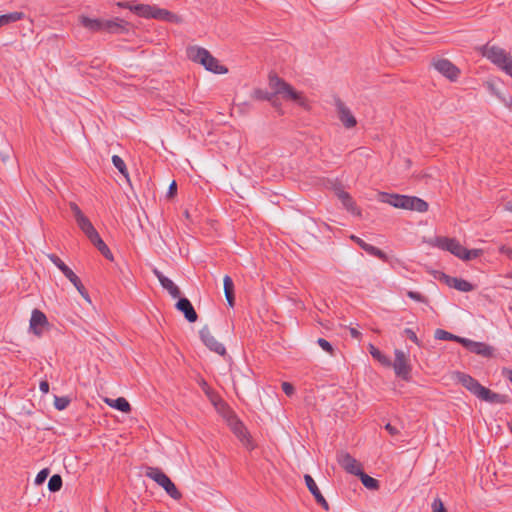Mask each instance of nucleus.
<instances>
[{"label":"nucleus","mask_w":512,"mask_h":512,"mask_svg":"<svg viewBox=\"0 0 512 512\" xmlns=\"http://www.w3.org/2000/svg\"><path fill=\"white\" fill-rule=\"evenodd\" d=\"M317 343L318 345L324 350L326 351L327 353H329L330 355H333L334 354V348L333 346L331 345L330 342H328L327 340H325L324 338H319L317 340Z\"/></svg>","instance_id":"a19ab883"},{"label":"nucleus","mask_w":512,"mask_h":512,"mask_svg":"<svg viewBox=\"0 0 512 512\" xmlns=\"http://www.w3.org/2000/svg\"><path fill=\"white\" fill-rule=\"evenodd\" d=\"M39 388L42 393L46 394L49 392V383L47 381H41Z\"/></svg>","instance_id":"8fccbe9b"},{"label":"nucleus","mask_w":512,"mask_h":512,"mask_svg":"<svg viewBox=\"0 0 512 512\" xmlns=\"http://www.w3.org/2000/svg\"><path fill=\"white\" fill-rule=\"evenodd\" d=\"M112 163L113 165L115 166V168L126 178V180L129 182L130 179H129V173H128V169L126 167V164L124 162V160L118 156V155H113L112 156Z\"/></svg>","instance_id":"7c9ffc66"},{"label":"nucleus","mask_w":512,"mask_h":512,"mask_svg":"<svg viewBox=\"0 0 512 512\" xmlns=\"http://www.w3.org/2000/svg\"><path fill=\"white\" fill-rule=\"evenodd\" d=\"M177 192V184L175 181H173L170 185H169V189H168V196L172 197L173 195H175Z\"/></svg>","instance_id":"09e8293b"},{"label":"nucleus","mask_w":512,"mask_h":512,"mask_svg":"<svg viewBox=\"0 0 512 512\" xmlns=\"http://www.w3.org/2000/svg\"><path fill=\"white\" fill-rule=\"evenodd\" d=\"M481 254H482V250H480V249L468 250L464 247V253L462 254L460 259L472 260V259L479 257Z\"/></svg>","instance_id":"e433bc0d"},{"label":"nucleus","mask_w":512,"mask_h":512,"mask_svg":"<svg viewBox=\"0 0 512 512\" xmlns=\"http://www.w3.org/2000/svg\"><path fill=\"white\" fill-rule=\"evenodd\" d=\"M335 107L337 110L339 120L347 129L356 126V118L353 116L350 109L345 105V103L340 98L335 99Z\"/></svg>","instance_id":"ddd939ff"},{"label":"nucleus","mask_w":512,"mask_h":512,"mask_svg":"<svg viewBox=\"0 0 512 512\" xmlns=\"http://www.w3.org/2000/svg\"><path fill=\"white\" fill-rule=\"evenodd\" d=\"M49 323L46 315L39 309H34L30 319V330L37 336L42 335Z\"/></svg>","instance_id":"2eb2a0df"},{"label":"nucleus","mask_w":512,"mask_h":512,"mask_svg":"<svg viewBox=\"0 0 512 512\" xmlns=\"http://www.w3.org/2000/svg\"><path fill=\"white\" fill-rule=\"evenodd\" d=\"M269 86L273 92H268L262 89H255L253 91L252 97L256 100H266L269 102L270 100H273V96L279 95L283 99L292 100L301 106H304L306 103V99L302 93L294 90V88L289 83H287L275 73L269 74Z\"/></svg>","instance_id":"f257e3e1"},{"label":"nucleus","mask_w":512,"mask_h":512,"mask_svg":"<svg viewBox=\"0 0 512 512\" xmlns=\"http://www.w3.org/2000/svg\"><path fill=\"white\" fill-rule=\"evenodd\" d=\"M79 228L83 231V233L87 236V238L93 243L97 238H99V233L96 231L91 221L85 216L77 222Z\"/></svg>","instance_id":"b1692460"},{"label":"nucleus","mask_w":512,"mask_h":512,"mask_svg":"<svg viewBox=\"0 0 512 512\" xmlns=\"http://www.w3.org/2000/svg\"><path fill=\"white\" fill-rule=\"evenodd\" d=\"M502 375L507 378L512 383V370L508 368H504L502 370Z\"/></svg>","instance_id":"864d4df0"},{"label":"nucleus","mask_w":512,"mask_h":512,"mask_svg":"<svg viewBox=\"0 0 512 512\" xmlns=\"http://www.w3.org/2000/svg\"><path fill=\"white\" fill-rule=\"evenodd\" d=\"M381 201L388 203L395 208L417 211L420 213L426 212L429 208V205L425 200L416 196L381 193Z\"/></svg>","instance_id":"7ed1b4c3"},{"label":"nucleus","mask_w":512,"mask_h":512,"mask_svg":"<svg viewBox=\"0 0 512 512\" xmlns=\"http://www.w3.org/2000/svg\"><path fill=\"white\" fill-rule=\"evenodd\" d=\"M407 296L414 301L428 304V299L419 292L408 291Z\"/></svg>","instance_id":"ea45409f"},{"label":"nucleus","mask_w":512,"mask_h":512,"mask_svg":"<svg viewBox=\"0 0 512 512\" xmlns=\"http://www.w3.org/2000/svg\"><path fill=\"white\" fill-rule=\"evenodd\" d=\"M282 390L287 396H292L294 394V386L289 382L282 383Z\"/></svg>","instance_id":"49530a36"},{"label":"nucleus","mask_w":512,"mask_h":512,"mask_svg":"<svg viewBox=\"0 0 512 512\" xmlns=\"http://www.w3.org/2000/svg\"><path fill=\"white\" fill-rule=\"evenodd\" d=\"M359 476L362 484L370 490H377L379 488V481L366 473L363 472V470L357 475Z\"/></svg>","instance_id":"c85d7f7f"},{"label":"nucleus","mask_w":512,"mask_h":512,"mask_svg":"<svg viewBox=\"0 0 512 512\" xmlns=\"http://www.w3.org/2000/svg\"><path fill=\"white\" fill-rule=\"evenodd\" d=\"M434 68L450 81H456L460 70L448 59H439L433 63Z\"/></svg>","instance_id":"f8f14e48"},{"label":"nucleus","mask_w":512,"mask_h":512,"mask_svg":"<svg viewBox=\"0 0 512 512\" xmlns=\"http://www.w3.org/2000/svg\"><path fill=\"white\" fill-rule=\"evenodd\" d=\"M385 429H386V431H387L391 436H395V435H397V434L399 433V430H398L395 426L391 425L390 423H387V424L385 425Z\"/></svg>","instance_id":"de8ad7c7"},{"label":"nucleus","mask_w":512,"mask_h":512,"mask_svg":"<svg viewBox=\"0 0 512 512\" xmlns=\"http://www.w3.org/2000/svg\"><path fill=\"white\" fill-rule=\"evenodd\" d=\"M502 375L507 378L512 383V370L508 368H504L502 370Z\"/></svg>","instance_id":"3c124183"},{"label":"nucleus","mask_w":512,"mask_h":512,"mask_svg":"<svg viewBox=\"0 0 512 512\" xmlns=\"http://www.w3.org/2000/svg\"><path fill=\"white\" fill-rule=\"evenodd\" d=\"M98 250L99 252L108 260H113V255L110 251V249L108 248V246L104 243V241L101 239V237L97 238L93 243H92Z\"/></svg>","instance_id":"72a5a7b5"},{"label":"nucleus","mask_w":512,"mask_h":512,"mask_svg":"<svg viewBox=\"0 0 512 512\" xmlns=\"http://www.w3.org/2000/svg\"><path fill=\"white\" fill-rule=\"evenodd\" d=\"M351 240H353L361 249H363L366 253H368L371 256L377 257L380 260L387 262L388 256L385 252L380 250L379 248L366 243L364 240H362L360 237L351 235Z\"/></svg>","instance_id":"412c9836"},{"label":"nucleus","mask_w":512,"mask_h":512,"mask_svg":"<svg viewBox=\"0 0 512 512\" xmlns=\"http://www.w3.org/2000/svg\"><path fill=\"white\" fill-rule=\"evenodd\" d=\"M500 251H501L502 253H506V254H508V255H512V250H511L510 248L506 247V246H502V247L500 248Z\"/></svg>","instance_id":"13d9d810"},{"label":"nucleus","mask_w":512,"mask_h":512,"mask_svg":"<svg viewBox=\"0 0 512 512\" xmlns=\"http://www.w3.org/2000/svg\"><path fill=\"white\" fill-rule=\"evenodd\" d=\"M69 403H70V399L69 398L55 396L54 406H55V408L57 410H60V411L64 410L65 408H67Z\"/></svg>","instance_id":"4c0bfd02"},{"label":"nucleus","mask_w":512,"mask_h":512,"mask_svg":"<svg viewBox=\"0 0 512 512\" xmlns=\"http://www.w3.org/2000/svg\"><path fill=\"white\" fill-rule=\"evenodd\" d=\"M404 334L411 340L413 341L415 344H417L418 346H420V341L417 337V335L415 334V332L410 329V328H406L404 330Z\"/></svg>","instance_id":"a18cd8bd"},{"label":"nucleus","mask_w":512,"mask_h":512,"mask_svg":"<svg viewBox=\"0 0 512 512\" xmlns=\"http://www.w3.org/2000/svg\"><path fill=\"white\" fill-rule=\"evenodd\" d=\"M48 475H49V470L48 469H42L36 475L35 484H37V485L43 484L45 482V480L47 479Z\"/></svg>","instance_id":"c03bdc74"},{"label":"nucleus","mask_w":512,"mask_h":512,"mask_svg":"<svg viewBox=\"0 0 512 512\" xmlns=\"http://www.w3.org/2000/svg\"><path fill=\"white\" fill-rule=\"evenodd\" d=\"M431 507H432L433 512H447V510L444 507V504L440 498L434 499Z\"/></svg>","instance_id":"37998d69"},{"label":"nucleus","mask_w":512,"mask_h":512,"mask_svg":"<svg viewBox=\"0 0 512 512\" xmlns=\"http://www.w3.org/2000/svg\"><path fill=\"white\" fill-rule=\"evenodd\" d=\"M338 197L341 200L343 206L352 214L360 215V210L356 206L352 197L345 191H341L338 193Z\"/></svg>","instance_id":"bb28decb"},{"label":"nucleus","mask_w":512,"mask_h":512,"mask_svg":"<svg viewBox=\"0 0 512 512\" xmlns=\"http://www.w3.org/2000/svg\"><path fill=\"white\" fill-rule=\"evenodd\" d=\"M395 374L403 380H409L411 366L408 362L407 355L399 349L395 350V360L393 363Z\"/></svg>","instance_id":"1a4fd4ad"},{"label":"nucleus","mask_w":512,"mask_h":512,"mask_svg":"<svg viewBox=\"0 0 512 512\" xmlns=\"http://www.w3.org/2000/svg\"><path fill=\"white\" fill-rule=\"evenodd\" d=\"M461 345L470 352L486 358H490L494 355V348L484 342H477L468 338H464V340L461 341Z\"/></svg>","instance_id":"9b49d317"},{"label":"nucleus","mask_w":512,"mask_h":512,"mask_svg":"<svg viewBox=\"0 0 512 512\" xmlns=\"http://www.w3.org/2000/svg\"><path fill=\"white\" fill-rule=\"evenodd\" d=\"M479 399L490 404H506L510 402V399L507 395L493 392L486 387L482 391Z\"/></svg>","instance_id":"5701e85b"},{"label":"nucleus","mask_w":512,"mask_h":512,"mask_svg":"<svg viewBox=\"0 0 512 512\" xmlns=\"http://www.w3.org/2000/svg\"><path fill=\"white\" fill-rule=\"evenodd\" d=\"M269 102L272 104L273 107L280 109L281 103L276 96H273V100H270Z\"/></svg>","instance_id":"6e6d98bb"},{"label":"nucleus","mask_w":512,"mask_h":512,"mask_svg":"<svg viewBox=\"0 0 512 512\" xmlns=\"http://www.w3.org/2000/svg\"><path fill=\"white\" fill-rule=\"evenodd\" d=\"M145 475L162 487L172 499L180 500L182 498V494L176 485L160 468L147 467Z\"/></svg>","instance_id":"423d86ee"},{"label":"nucleus","mask_w":512,"mask_h":512,"mask_svg":"<svg viewBox=\"0 0 512 512\" xmlns=\"http://www.w3.org/2000/svg\"><path fill=\"white\" fill-rule=\"evenodd\" d=\"M187 56L193 62L203 65L206 70L213 73L225 74L228 72V69L219 64V61L205 48L190 46L187 48Z\"/></svg>","instance_id":"20e7f679"},{"label":"nucleus","mask_w":512,"mask_h":512,"mask_svg":"<svg viewBox=\"0 0 512 512\" xmlns=\"http://www.w3.org/2000/svg\"><path fill=\"white\" fill-rule=\"evenodd\" d=\"M156 13H157L156 16H158L157 19H159V20H165V21L171 22V23L180 22V19L176 14H174L166 9L160 8V11H157Z\"/></svg>","instance_id":"f704fd0d"},{"label":"nucleus","mask_w":512,"mask_h":512,"mask_svg":"<svg viewBox=\"0 0 512 512\" xmlns=\"http://www.w3.org/2000/svg\"><path fill=\"white\" fill-rule=\"evenodd\" d=\"M502 375L507 378L512 383V370L508 368H504L502 370Z\"/></svg>","instance_id":"603ef678"},{"label":"nucleus","mask_w":512,"mask_h":512,"mask_svg":"<svg viewBox=\"0 0 512 512\" xmlns=\"http://www.w3.org/2000/svg\"><path fill=\"white\" fill-rule=\"evenodd\" d=\"M225 297H226V300H227L229 306L233 307L234 304H235V295H234V293L227 294V295H225Z\"/></svg>","instance_id":"5fc2aeb1"},{"label":"nucleus","mask_w":512,"mask_h":512,"mask_svg":"<svg viewBox=\"0 0 512 512\" xmlns=\"http://www.w3.org/2000/svg\"><path fill=\"white\" fill-rule=\"evenodd\" d=\"M185 217L188 219L189 218V212L188 211H185L184 213Z\"/></svg>","instance_id":"052dcab7"},{"label":"nucleus","mask_w":512,"mask_h":512,"mask_svg":"<svg viewBox=\"0 0 512 512\" xmlns=\"http://www.w3.org/2000/svg\"><path fill=\"white\" fill-rule=\"evenodd\" d=\"M105 403L124 413H129L131 411V405L124 397H118L116 399L106 398Z\"/></svg>","instance_id":"a878e982"},{"label":"nucleus","mask_w":512,"mask_h":512,"mask_svg":"<svg viewBox=\"0 0 512 512\" xmlns=\"http://www.w3.org/2000/svg\"><path fill=\"white\" fill-rule=\"evenodd\" d=\"M337 460L339 465L350 474L357 476L362 471L361 464L347 452L338 453Z\"/></svg>","instance_id":"4468645a"},{"label":"nucleus","mask_w":512,"mask_h":512,"mask_svg":"<svg viewBox=\"0 0 512 512\" xmlns=\"http://www.w3.org/2000/svg\"><path fill=\"white\" fill-rule=\"evenodd\" d=\"M199 385L200 387L202 388V390L204 391L205 395L208 397V399L210 400V402L215 406V407H218V405H221V406H224L225 403L223 402V400L221 399V397L213 390L209 387L208 383L202 379L200 382H199Z\"/></svg>","instance_id":"393cba45"},{"label":"nucleus","mask_w":512,"mask_h":512,"mask_svg":"<svg viewBox=\"0 0 512 512\" xmlns=\"http://www.w3.org/2000/svg\"><path fill=\"white\" fill-rule=\"evenodd\" d=\"M80 23L92 32L107 31L109 33H123L127 30V22L118 18L115 20H101L82 16Z\"/></svg>","instance_id":"39448f33"},{"label":"nucleus","mask_w":512,"mask_h":512,"mask_svg":"<svg viewBox=\"0 0 512 512\" xmlns=\"http://www.w3.org/2000/svg\"><path fill=\"white\" fill-rule=\"evenodd\" d=\"M8 158H9L8 156H3L2 160L5 162Z\"/></svg>","instance_id":"680f3d73"},{"label":"nucleus","mask_w":512,"mask_h":512,"mask_svg":"<svg viewBox=\"0 0 512 512\" xmlns=\"http://www.w3.org/2000/svg\"><path fill=\"white\" fill-rule=\"evenodd\" d=\"M24 14L22 12H12L4 15H0V27L5 26L9 23L16 22L22 19Z\"/></svg>","instance_id":"473e14b6"},{"label":"nucleus","mask_w":512,"mask_h":512,"mask_svg":"<svg viewBox=\"0 0 512 512\" xmlns=\"http://www.w3.org/2000/svg\"><path fill=\"white\" fill-rule=\"evenodd\" d=\"M119 6L129 8L131 11H134L138 16L145 17V18H153L157 19V11H160V8L152 5H146V4H137V5H130L128 2L125 3H119Z\"/></svg>","instance_id":"dca6fc26"},{"label":"nucleus","mask_w":512,"mask_h":512,"mask_svg":"<svg viewBox=\"0 0 512 512\" xmlns=\"http://www.w3.org/2000/svg\"><path fill=\"white\" fill-rule=\"evenodd\" d=\"M47 257L74 285L81 296L90 303L91 299L89 294L84 285L81 283L79 277L56 254H48Z\"/></svg>","instance_id":"0eeeda50"},{"label":"nucleus","mask_w":512,"mask_h":512,"mask_svg":"<svg viewBox=\"0 0 512 512\" xmlns=\"http://www.w3.org/2000/svg\"><path fill=\"white\" fill-rule=\"evenodd\" d=\"M454 379L478 399L485 388L475 378L464 372H454Z\"/></svg>","instance_id":"6e6552de"},{"label":"nucleus","mask_w":512,"mask_h":512,"mask_svg":"<svg viewBox=\"0 0 512 512\" xmlns=\"http://www.w3.org/2000/svg\"><path fill=\"white\" fill-rule=\"evenodd\" d=\"M199 334L202 342L208 349L221 356H224L226 354V349L224 345L215 339L208 326H204L199 331Z\"/></svg>","instance_id":"9d476101"},{"label":"nucleus","mask_w":512,"mask_h":512,"mask_svg":"<svg viewBox=\"0 0 512 512\" xmlns=\"http://www.w3.org/2000/svg\"><path fill=\"white\" fill-rule=\"evenodd\" d=\"M230 426H231L233 432L235 433V435H237V437H239L242 441L244 440V438H246L247 430H246L245 426L243 425V423L241 421H239L236 417H233L230 420Z\"/></svg>","instance_id":"cd10ccee"},{"label":"nucleus","mask_w":512,"mask_h":512,"mask_svg":"<svg viewBox=\"0 0 512 512\" xmlns=\"http://www.w3.org/2000/svg\"><path fill=\"white\" fill-rule=\"evenodd\" d=\"M435 338L438 340H445V341H455L461 344V341L464 340L463 337L454 335L446 330L443 329H437L435 331Z\"/></svg>","instance_id":"c756f323"},{"label":"nucleus","mask_w":512,"mask_h":512,"mask_svg":"<svg viewBox=\"0 0 512 512\" xmlns=\"http://www.w3.org/2000/svg\"><path fill=\"white\" fill-rule=\"evenodd\" d=\"M176 309L183 313L185 319L190 322L194 323L198 319V314L196 313L192 303L188 298H181L179 297V300L177 301L175 305Z\"/></svg>","instance_id":"aec40b11"},{"label":"nucleus","mask_w":512,"mask_h":512,"mask_svg":"<svg viewBox=\"0 0 512 512\" xmlns=\"http://www.w3.org/2000/svg\"><path fill=\"white\" fill-rule=\"evenodd\" d=\"M69 206L74 215L76 222H78L80 219L85 217V215L82 213L81 209L79 208V206L76 203L71 202L69 204Z\"/></svg>","instance_id":"79ce46f5"},{"label":"nucleus","mask_w":512,"mask_h":512,"mask_svg":"<svg viewBox=\"0 0 512 512\" xmlns=\"http://www.w3.org/2000/svg\"><path fill=\"white\" fill-rule=\"evenodd\" d=\"M476 49L483 57L512 77V55L505 49L491 45L490 42Z\"/></svg>","instance_id":"f03ea898"},{"label":"nucleus","mask_w":512,"mask_h":512,"mask_svg":"<svg viewBox=\"0 0 512 512\" xmlns=\"http://www.w3.org/2000/svg\"><path fill=\"white\" fill-rule=\"evenodd\" d=\"M505 207H506V210L512 212V202H507Z\"/></svg>","instance_id":"bf43d9fd"},{"label":"nucleus","mask_w":512,"mask_h":512,"mask_svg":"<svg viewBox=\"0 0 512 512\" xmlns=\"http://www.w3.org/2000/svg\"><path fill=\"white\" fill-rule=\"evenodd\" d=\"M153 274L157 277L159 280L161 286L168 291V293L173 298H179L181 295L180 289L177 285L174 284V282L166 277L162 272H160L157 268L153 269Z\"/></svg>","instance_id":"4be33fe9"},{"label":"nucleus","mask_w":512,"mask_h":512,"mask_svg":"<svg viewBox=\"0 0 512 512\" xmlns=\"http://www.w3.org/2000/svg\"><path fill=\"white\" fill-rule=\"evenodd\" d=\"M223 283L225 295L234 293V283L230 276L226 275L223 279Z\"/></svg>","instance_id":"58836bf2"},{"label":"nucleus","mask_w":512,"mask_h":512,"mask_svg":"<svg viewBox=\"0 0 512 512\" xmlns=\"http://www.w3.org/2000/svg\"><path fill=\"white\" fill-rule=\"evenodd\" d=\"M350 334L353 338H359L361 335V333L355 328H350Z\"/></svg>","instance_id":"4d7b16f0"},{"label":"nucleus","mask_w":512,"mask_h":512,"mask_svg":"<svg viewBox=\"0 0 512 512\" xmlns=\"http://www.w3.org/2000/svg\"><path fill=\"white\" fill-rule=\"evenodd\" d=\"M440 280H442L447 286L458 291L470 292L474 289V286L470 282L461 278L451 277L444 273H442Z\"/></svg>","instance_id":"6ab92c4d"},{"label":"nucleus","mask_w":512,"mask_h":512,"mask_svg":"<svg viewBox=\"0 0 512 512\" xmlns=\"http://www.w3.org/2000/svg\"><path fill=\"white\" fill-rule=\"evenodd\" d=\"M369 352L370 354L372 355V357L374 359H376L377 361H379L381 364L385 365V366H390L391 365V361L390 359L385 356L379 349H377L374 345L370 344L369 345Z\"/></svg>","instance_id":"2f4dec72"},{"label":"nucleus","mask_w":512,"mask_h":512,"mask_svg":"<svg viewBox=\"0 0 512 512\" xmlns=\"http://www.w3.org/2000/svg\"><path fill=\"white\" fill-rule=\"evenodd\" d=\"M437 243L439 248L449 251L458 258H461L464 253V247L456 239L440 237L437 239Z\"/></svg>","instance_id":"f3484780"},{"label":"nucleus","mask_w":512,"mask_h":512,"mask_svg":"<svg viewBox=\"0 0 512 512\" xmlns=\"http://www.w3.org/2000/svg\"><path fill=\"white\" fill-rule=\"evenodd\" d=\"M62 477L59 474H54L51 476L48 482V489L51 492H57L62 487Z\"/></svg>","instance_id":"c9c22d12"},{"label":"nucleus","mask_w":512,"mask_h":512,"mask_svg":"<svg viewBox=\"0 0 512 512\" xmlns=\"http://www.w3.org/2000/svg\"><path fill=\"white\" fill-rule=\"evenodd\" d=\"M305 484L310 491V493L314 496L316 502L326 511L330 509L328 502L320 492L316 482L312 478L311 475L305 474L304 475Z\"/></svg>","instance_id":"a211bd4d"}]
</instances>
